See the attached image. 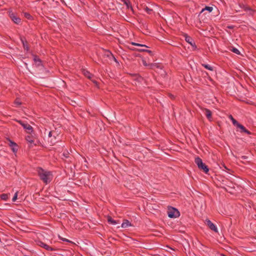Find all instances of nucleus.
<instances>
[{
  "label": "nucleus",
  "instance_id": "1",
  "mask_svg": "<svg viewBox=\"0 0 256 256\" xmlns=\"http://www.w3.org/2000/svg\"><path fill=\"white\" fill-rule=\"evenodd\" d=\"M36 171L40 180L45 184H46L52 181V174L51 172L46 171L40 167H38Z\"/></svg>",
  "mask_w": 256,
  "mask_h": 256
},
{
  "label": "nucleus",
  "instance_id": "2",
  "mask_svg": "<svg viewBox=\"0 0 256 256\" xmlns=\"http://www.w3.org/2000/svg\"><path fill=\"white\" fill-rule=\"evenodd\" d=\"M195 163L197 164L198 168L206 174L209 172V168L207 165L202 162V160L198 156L195 158Z\"/></svg>",
  "mask_w": 256,
  "mask_h": 256
},
{
  "label": "nucleus",
  "instance_id": "3",
  "mask_svg": "<svg viewBox=\"0 0 256 256\" xmlns=\"http://www.w3.org/2000/svg\"><path fill=\"white\" fill-rule=\"evenodd\" d=\"M8 14L11 20L16 24H20L21 23V18L18 16V14L12 10H8Z\"/></svg>",
  "mask_w": 256,
  "mask_h": 256
},
{
  "label": "nucleus",
  "instance_id": "4",
  "mask_svg": "<svg viewBox=\"0 0 256 256\" xmlns=\"http://www.w3.org/2000/svg\"><path fill=\"white\" fill-rule=\"evenodd\" d=\"M168 215L170 218H176L180 216V212L177 208L169 206L168 210Z\"/></svg>",
  "mask_w": 256,
  "mask_h": 256
},
{
  "label": "nucleus",
  "instance_id": "5",
  "mask_svg": "<svg viewBox=\"0 0 256 256\" xmlns=\"http://www.w3.org/2000/svg\"><path fill=\"white\" fill-rule=\"evenodd\" d=\"M17 122H18L24 129L28 130V133L30 134L32 132H33L34 130L32 127L29 124L27 123H24L21 120H17Z\"/></svg>",
  "mask_w": 256,
  "mask_h": 256
},
{
  "label": "nucleus",
  "instance_id": "6",
  "mask_svg": "<svg viewBox=\"0 0 256 256\" xmlns=\"http://www.w3.org/2000/svg\"><path fill=\"white\" fill-rule=\"evenodd\" d=\"M183 36L185 40L192 46L194 50H196L197 46L192 38L188 36L186 34H184Z\"/></svg>",
  "mask_w": 256,
  "mask_h": 256
},
{
  "label": "nucleus",
  "instance_id": "7",
  "mask_svg": "<svg viewBox=\"0 0 256 256\" xmlns=\"http://www.w3.org/2000/svg\"><path fill=\"white\" fill-rule=\"evenodd\" d=\"M205 224L211 230L215 232H218L217 227L210 220L206 219L205 221Z\"/></svg>",
  "mask_w": 256,
  "mask_h": 256
},
{
  "label": "nucleus",
  "instance_id": "8",
  "mask_svg": "<svg viewBox=\"0 0 256 256\" xmlns=\"http://www.w3.org/2000/svg\"><path fill=\"white\" fill-rule=\"evenodd\" d=\"M38 244L47 250L54 251L56 250V248H52L42 241H39L38 243Z\"/></svg>",
  "mask_w": 256,
  "mask_h": 256
},
{
  "label": "nucleus",
  "instance_id": "9",
  "mask_svg": "<svg viewBox=\"0 0 256 256\" xmlns=\"http://www.w3.org/2000/svg\"><path fill=\"white\" fill-rule=\"evenodd\" d=\"M20 41L22 44L23 48L25 50L26 52L29 51L30 48L28 45V42L26 40V38L24 36H20Z\"/></svg>",
  "mask_w": 256,
  "mask_h": 256
},
{
  "label": "nucleus",
  "instance_id": "10",
  "mask_svg": "<svg viewBox=\"0 0 256 256\" xmlns=\"http://www.w3.org/2000/svg\"><path fill=\"white\" fill-rule=\"evenodd\" d=\"M8 140L10 142L9 146L11 148L13 152L16 153L18 150V145L14 142L10 140V138H8Z\"/></svg>",
  "mask_w": 256,
  "mask_h": 256
},
{
  "label": "nucleus",
  "instance_id": "11",
  "mask_svg": "<svg viewBox=\"0 0 256 256\" xmlns=\"http://www.w3.org/2000/svg\"><path fill=\"white\" fill-rule=\"evenodd\" d=\"M32 56H34L33 60L36 66L37 67L43 66L42 64V61L40 58L37 55H35V54H32Z\"/></svg>",
  "mask_w": 256,
  "mask_h": 256
},
{
  "label": "nucleus",
  "instance_id": "12",
  "mask_svg": "<svg viewBox=\"0 0 256 256\" xmlns=\"http://www.w3.org/2000/svg\"><path fill=\"white\" fill-rule=\"evenodd\" d=\"M236 126L237 128H238L240 129V132L241 133L245 132V133L247 134H252V132L250 131H249L248 130L246 129V128L243 125H242V124H240V123L238 124V125Z\"/></svg>",
  "mask_w": 256,
  "mask_h": 256
},
{
  "label": "nucleus",
  "instance_id": "13",
  "mask_svg": "<svg viewBox=\"0 0 256 256\" xmlns=\"http://www.w3.org/2000/svg\"><path fill=\"white\" fill-rule=\"evenodd\" d=\"M107 220H108V224H112L113 225H116V224L120 223L119 220H114L110 216H108Z\"/></svg>",
  "mask_w": 256,
  "mask_h": 256
},
{
  "label": "nucleus",
  "instance_id": "14",
  "mask_svg": "<svg viewBox=\"0 0 256 256\" xmlns=\"http://www.w3.org/2000/svg\"><path fill=\"white\" fill-rule=\"evenodd\" d=\"M133 50L138 51L139 52H148L150 56H152L154 55V52L152 50H141V49H137L136 48L132 49Z\"/></svg>",
  "mask_w": 256,
  "mask_h": 256
},
{
  "label": "nucleus",
  "instance_id": "15",
  "mask_svg": "<svg viewBox=\"0 0 256 256\" xmlns=\"http://www.w3.org/2000/svg\"><path fill=\"white\" fill-rule=\"evenodd\" d=\"M212 10H213V8L212 6H206L202 10L201 12L198 14V16H200L202 13L205 10H207L209 12H210L212 11Z\"/></svg>",
  "mask_w": 256,
  "mask_h": 256
},
{
  "label": "nucleus",
  "instance_id": "16",
  "mask_svg": "<svg viewBox=\"0 0 256 256\" xmlns=\"http://www.w3.org/2000/svg\"><path fill=\"white\" fill-rule=\"evenodd\" d=\"M131 75L133 76L136 77L134 80H136L138 82H141L144 79L143 78L138 74H131Z\"/></svg>",
  "mask_w": 256,
  "mask_h": 256
},
{
  "label": "nucleus",
  "instance_id": "17",
  "mask_svg": "<svg viewBox=\"0 0 256 256\" xmlns=\"http://www.w3.org/2000/svg\"><path fill=\"white\" fill-rule=\"evenodd\" d=\"M204 110H205V114L206 116V118H208V119L210 120H211L212 117V112L209 110V109H208V108H204Z\"/></svg>",
  "mask_w": 256,
  "mask_h": 256
},
{
  "label": "nucleus",
  "instance_id": "18",
  "mask_svg": "<svg viewBox=\"0 0 256 256\" xmlns=\"http://www.w3.org/2000/svg\"><path fill=\"white\" fill-rule=\"evenodd\" d=\"M131 223L127 220H124L123 222L121 224V227L122 228H126L131 226Z\"/></svg>",
  "mask_w": 256,
  "mask_h": 256
},
{
  "label": "nucleus",
  "instance_id": "19",
  "mask_svg": "<svg viewBox=\"0 0 256 256\" xmlns=\"http://www.w3.org/2000/svg\"><path fill=\"white\" fill-rule=\"evenodd\" d=\"M83 74L85 76H86L90 80H91L92 78L94 76V75H92L88 71L85 70H83Z\"/></svg>",
  "mask_w": 256,
  "mask_h": 256
},
{
  "label": "nucleus",
  "instance_id": "20",
  "mask_svg": "<svg viewBox=\"0 0 256 256\" xmlns=\"http://www.w3.org/2000/svg\"><path fill=\"white\" fill-rule=\"evenodd\" d=\"M123 2L126 6L128 9L130 8L132 12H134V9L129 0H125Z\"/></svg>",
  "mask_w": 256,
  "mask_h": 256
},
{
  "label": "nucleus",
  "instance_id": "21",
  "mask_svg": "<svg viewBox=\"0 0 256 256\" xmlns=\"http://www.w3.org/2000/svg\"><path fill=\"white\" fill-rule=\"evenodd\" d=\"M148 68L150 69L154 70L156 68H160V66L158 65V64L156 63H152L148 64Z\"/></svg>",
  "mask_w": 256,
  "mask_h": 256
},
{
  "label": "nucleus",
  "instance_id": "22",
  "mask_svg": "<svg viewBox=\"0 0 256 256\" xmlns=\"http://www.w3.org/2000/svg\"><path fill=\"white\" fill-rule=\"evenodd\" d=\"M70 155V154L69 152L66 151V152H64V153L62 154V156L66 158H68V160H65L66 162H71V160H70V158L69 156Z\"/></svg>",
  "mask_w": 256,
  "mask_h": 256
},
{
  "label": "nucleus",
  "instance_id": "23",
  "mask_svg": "<svg viewBox=\"0 0 256 256\" xmlns=\"http://www.w3.org/2000/svg\"><path fill=\"white\" fill-rule=\"evenodd\" d=\"M58 134L56 132V133H54L53 134V138H52L50 141V142L51 144V145L53 146L54 144L56 143V136H58Z\"/></svg>",
  "mask_w": 256,
  "mask_h": 256
},
{
  "label": "nucleus",
  "instance_id": "24",
  "mask_svg": "<svg viewBox=\"0 0 256 256\" xmlns=\"http://www.w3.org/2000/svg\"><path fill=\"white\" fill-rule=\"evenodd\" d=\"M244 10L246 12H249L250 14L251 15L253 14L254 12V10L248 6H244Z\"/></svg>",
  "mask_w": 256,
  "mask_h": 256
},
{
  "label": "nucleus",
  "instance_id": "25",
  "mask_svg": "<svg viewBox=\"0 0 256 256\" xmlns=\"http://www.w3.org/2000/svg\"><path fill=\"white\" fill-rule=\"evenodd\" d=\"M202 66H204L205 68L208 70H210V71H212L214 70V68L212 66H211L210 65L208 64H202Z\"/></svg>",
  "mask_w": 256,
  "mask_h": 256
},
{
  "label": "nucleus",
  "instance_id": "26",
  "mask_svg": "<svg viewBox=\"0 0 256 256\" xmlns=\"http://www.w3.org/2000/svg\"><path fill=\"white\" fill-rule=\"evenodd\" d=\"M9 194H2L0 195V197L2 200H6L8 198Z\"/></svg>",
  "mask_w": 256,
  "mask_h": 256
},
{
  "label": "nucleus",
  "instance_id": "27",
  "mask_svg": "<svg viewBox=\"0 0 256 256\" xmlns=\"http://www.w3.org/2000/svg\"><path fill=\"white\" fill-rule=\"evenodd\" d=\"M131 44L132 45L135 46H141V47H144V48H148V46H147L145 44H140L134 42H132Z\"/></svg>",
  "mask_w": 256,
  "mask_h": 256
},
{
  "label": "nucleus",
  "instance_id": "28",
  "mask_svg": "<svg viewBox=\"0 0 256 256\" xmlns=\"http://www.w3.org/2000/svg\"><path fill=\"white\" fill-rule=\"evenodd\" d=\"M24 16L26 18H27V19H28L29 20H32L33 19L32 16L28 12H24Z\"/></svg>",
  "mask_w": 256,
  "mask_h": 256
},
{
  "label": "nucleus",
  "instance_id": "29",
  "mask_svg": "<svg viewBox=\"0 0 256 256\" xmlns=\"http://www.w3.org/2000/svg\"><path fill=\"white\" fill-rule=\"evenodd\" d=\"M26 140L30 143V144H32L34 142V140L32 138V136H30V135H28L27 136H26Z\"/></svg>",
  "mask_w": 256,
  "mask_h": 256
},
{
  "label": "nucleus",
  "instance_id": "30",
  "mask_svg": "<svg viewBox=\"0 0 256 256\" xmlns=\"http://www.w3.org/2000/svg\"><path fill=\"white\" fill-rule=\"evenodd\" d=\"M230 118L231 119L232 121V124L234 126H236L238 125V124H239V122L236 120H235L232 115H230Z\"/></svg>",
  "mask_w": 256,
  "mask_h": 256
},
{
  "label": "nucleus",
  "instance_id": "31",
  "mask_svg": "<svg viewBox=\"0 0 256 256\" xmlns=\"http://www.w3.org/2000/svg\"><path fill=\"white\" fill-rule=\"evenodd\" d=\"M230 51H232V52L237 54H240V52L239 51V50L238 49H237L236 48H234V47H232V48H230Z\"/></svg>",
  "mask_w": 256,
  "mask_h": 256
},
{
  "label": "nucleus",
  "instance_id": "32",
  "mask_svg": "<svg viewBox=\"0 0 256 256\" xmlns=\"http://www.w3.org/2000/svg\"><path fill=\"white\" fill-rule=\"evenodd\" d=\"M221 165L222 166H220V168L221 169H222L223 170H227L228 172H229V171H230V170L224 164V163H221Z\"/></svg>",
  "mask_w": 256,
  "mask_h": 256
},
{
  "label": "nucleus",
  "instance_id": "33",
  "mask_svg": "<svg viewBox=\"0 0 256 256\" xmlns=\"http://www.w3.org/2000/svg\"><path fill=\"white\" fill-rule=\"evenodd\" d=\"M106 52L107 54H106V56L108 58H112V57L113 56L114 54L110 51V50H106Z\"/></svg>",
  "mask_w": 256,
  "mask_h": 256
},
{
  "label": "nucleus",
  "instance_id": "34",
  "mask_svg": "<svg viewBox=\"0 0 256 256\" xmlns=\"http://www.w3.org/2000/svg\"><path fill=\"white\" fill-rule=\"evenodd\" d=\"M144 10L149 14H151L152 12V10L150 8H148V6H146V8H144Z\"/></svg>",
  "mask_w": 256,
  "mask_h": 256
},
{
  "label": "nucleus",
  "instance_id": "35",
  "mask_svg": "<svg viewBox=\"0 0 256 256\" xmlns=\"http://www.w3.org/2000/svg\"><path fill=\"white\" fill-rule=\"evenodd\" d=\"M14 104L18 106H20L22 104V102L20 101V99L18 98H16L14 100Z\"/></svg>",
  "mask_w": 256,
  "mask_h": 256
},
{
  "label": "nucleus",
  "instance_id": "36",
  "mask_svg": "<svg viewBox=\"0 0 256 256\" xmlns=\"http://www.w3.org/2000/svg\"><path fill=\"white\" fill-rule=\"evenodd\" d=\"M18 192H16L15 193L14 196H13V198H12V202H15L17 200V198H18Z\"/></svg>",
  "mask_w": 256,
  "mask_h": 256
},
{
  "label": "nucleus",
  "instance_id": "37",
  "mask_svg": "<svg viewBox=\"0 0 256 256\" xmlns=\"http://www.w3.org/2000/svg\"><path fill=\"white\" fill-rule=\"evenodd\" d=\"M54 133H56V132L55 131H54V130H52V131H50L48 133V137L49 138H52V137H53V134Z\"/></svg>",
  "mask_w": 256,
  "mask_h": 256
},
{
  "label": "nucleus",
  "instance_id": "38",
  "mask_svg": "<svg viewBox=\"0 0 256 256\" xmlns=\"http://www.w3.org/2000/svg\"><path fill=\"white\" fill-rule=\"evenodd\" d=\"M227 181H228L227 179L226 180H222V184L226 186H229L228 184L226 182Z\"/></svg>",
  "mask_w": 256,
  "mask_h": 256
},
{
  "label": "nucleus",
  "instance_id": "39",
  "mask_svg": "<svg viewBox=\"0 0 256 256\" xmlns=\"http://www.w3.org/2000/svg\"><path fill=\"white\" fill-rule=\"evenodd\" d=\"M59 238L60 240H62L64 242H70V240H68L66 239L65 238H60V236H59Z\"/></svg>",
  "mask_w": 256,
  "mask_h": 256
},
{
  "label": "nucleus",
  "instance_id": "40",
  "mask_svg": "<svg viewBox=\"0 0 256 256\" xmlns=\"http://www.w3.org/2000/svg\"><path fill=\"white\" fill-rule=\"evenodd\" d=\"M142 62L143 64H144V66H148V64H147V63H146V60H142Z\"/></svg>",
  "mask_w": 256,
  "mask_h": 256
},
{
  "label": "nucleus",
  "instance_id": "41",
  "mask_svg": "<svg viewBox=\"0 0 256 256\" xmlns=\"http://www.w3.org/2000/svg\"><path fill=\"white\" fill-rule=\"evenodd\" d=\"M226 28H229V29H233L234 28V26H226Z\"/></svg>",
  "mask_w": 256,
  "mask_h": 256
},
{
  "label": "nucleus",
  "instance_id": "42",
  "mask_svg": "<svg viewBox=\"0 0 256 256\" xmlns=\"http://www.w3.org/2000/svg\"><path fill=\"white\" fill-rule=\"evenodd\" d=\"M248 158V157L247 156H241V158L242 159V160H246Z\"/></svg>",
  "mask_w": 256,
  "mask_h": 256
},
{
  "label": "nucleus",
  "instance_id": "43",
  "mask_svg": "<svg viewBox=\"0 0 256 256\" xmlns=\"http://www.w3.org/2000/svg\"><path fill=\"white\" fill-rule=\"evenodd\" d=\"M112 58L116 62V63H118V61L117 60L116 58L114 57V56H113L112 57Z\"/></svg>",
  "mask_w": 256,
  "mask_h": 256
},
{
  "label": "nucleus",
  "instance_id": "44",
  "mask_svg": "<svg viewBox=\"0 0 256 256\" xmlns=\"http://www.w3.org/2000/svg\"><path fill=\"white\" fill-rule=\"evenodd\" d=\"M134 56L136 57H140V58L142 57V56L140 54H135Z\"/></svg>",
  "mask_w": 256,
  "mask_h": 256
},
{
  "label": "nucleus",
  "instance_id": "45",
  "mask_svg": "<svg viewBox=\"0 0 256 256\" xmlns=\"http://www.w3.org/2000/svg\"><path fill=\"white\" fill-rule=\"evenodd\" d=\"M94 84H95L96 85H98V82L96 80H90Z\"/></svg>",
  "mask_w": 256,
  "mask_h": 256
},
{
  "label": "nucleus",
  "instance_id": "46",
  "mask_svg": "<svg viewBox=\"0 0 256 256\" xmlns=\"http://www.w3.org/2000/svg\"><path fill=\"white\" fill-rule=\"evenodd\" d=\"M169 96L171 98H174V95H172V94H169Z\"/></svg>",
  "mask_w": 256,
  "mask_h": 256
},
{
  "label": "nucleus",
  "instance_id": "47",
  "mask_svg": "<svg viewBox=\"0 0 256 256\" xmlns=\"http://www.w3.org/2000/svg\"><path fill=\"white\" fill-rule=\"evenodd\" d=\"M220 256H226V255H224V254H220Z\"/></svg>",
  "mask_w": 256,
  "mask_h": 256
},
{
  "label": "nucleus",
  "instance_id": "48",
  "mask_svg": "<svg viewBox=\"0 0 256 256\" xmlns=\"http://www.w3.org/2000/svg\"><path fill=\"white\" fill-rule=\"evenodd\" d=\"M221 188H224V189L226 190V188H224V186H221Z\"/></svg>",
  "mask_w": 256,
  "mask_h": 256
},
{
  "label": "nucleus",
  "instance_id": "49",
  "mask_svg": "<svg viewBox=\"0 0 256 256\" xmlns=\"http://www.w3.org/2000/svg\"><path fill=\"white\" fill-rule=\"evenodd\" d=\"M122 2H124L125 0H121Z\"/></svg>",
  "mask_w": 256,
  "mask_h": 256
},
{
  "label": "nucleus",
  "instance_id": "50",
  "mask_svg": "<svg viewBox=\"0 0 256 256\" xmlns=\"http://www.w3.org/2000/svg\"><path fill=\"white\" fill-rule=\"evenodd\" d=\"M141 50H144V48H140Z\"/></svg>",
  "mask_w": 256,
  "mask_h": 256
}]
</instances>
